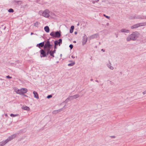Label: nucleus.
Masks as SVG:
<instances>
[{
  "label": "nucleus",
  "mask_w": 146,
  "mask_h": 146,
  "mask_svg": "<svg viewBox=\"0 0 146 146\" xmlns=\"http://www.w3.org/2000/svg\"><path fill=\"white\" fill-rule=\"evenodd\" d=\"M139 33L137 31L133 32L131 34L128 36L126 38V40L129 41L130 40H135L139 37Z\"/></svg>",
  "instance_id": "obj_1"
},
{
  "label": "nucleus",
  "mask_w": 146,
  "mask_h": 146,
  "mask_svg": "<svg viewBox=\"0 0 146 146\" xmlns=\"http://www.w3.org/2000/svg\"><path fill=\"white\" fill-rule=\"evenodd\" d=\"M50 11L48 9H46L44 11L40 10L39 11L38 13L40 16H42L46 18L49 17Z\"/></svg>",
  "instance_id": "obj_2"
},
{
  "label": "nucleus",
  "mask_w": 146,
  "mask_h": 146,
  "mask_svg": "<svg viewBox=\"0 0 146 146\" xmlns=\"http://www.w3.org/2000/svg\"><path fill=\"white\" fill-rule=\"evenodd\" d=\"M14 90L17 94L20 95H23L24 94L26 93L28 91L27 89L24 88L19 89L15 87L14 88Z\"/></svg>",
  "instance_id": "obj_3"
},
{
  "label": "nucleus",
  "mask_w": 146,
  "mask_h": 146,
  "mask_svg": "<svg viewBox=\"0 0 146 146\" xmlns=\"http://www.w3.org/2000/svg\"><path fill=\"white\" fill-rule=\"evenodd\" d=\"M129 19H146V16H141L140 15H133L129 17Z\"/></svg>",
  "instance_id": "obj_4"
},
{
  "label": "nucleus",
  "mask_w": 146,
  "mask_h": 146,
  "mask_svg": "<svg viewBox=\"0 0 146 146\" xmlns=\"http://www.w3.org/2000/svg\"><path fill=\"white\" fill-rule=\"evenodd\" d=\"M79 96V95L78 94H77L73 96H70L66 100L64 101V102L67 103L69 101H70L74 99H75L78 98Z\"/></svg>",
  "instance_id": "obj_5"
},
{
  "label": "nucleus",
  "mask_w": 146,
  "mask_h": 146,
  "mask_svg": "<svg viewBox=\"0 0 146 146\" xmlns=\"http://www.w3.org/2000/svg\"><path fill=\"white\" fill-rule=\"evenodd\" d=\"M146 25V23H137V24H135L133 25L131 27V29H133L138 28L139 27L143 26Z\"/></svg>",
  "instance_id": "obj_6"
},
{
  "label": "nucleus",
  "mask_w": 146,
  "mask_h": 146,
  "mask_svg": "<svg viewBox=\"0 0 146 146\" xmlns=\"http://www.w3.org/2000/svg\"><path fill=\"white\" fill-rule=\"evenodd\" d=\"M51 46V45L49 41H47L46 42L45 44H44V49H50V47Z\"/></svg>",
  "instance_id": "obj_7"
},
{
  "label": "nucleus",
  "mask_w": 146,
  "mask_h": 146,
  "mask_svg": "<svg viewBox=\"0 0 146 146\" xmlns=\"http://www.w3.org/2000/svg\"><path fill=\"white\" fill-rule=\"evenodd\" d=\"M88 40V38L86 36V35L85 34L84 35V36H83L82 38V44L83 45L85 44Z\"/></svg>",
  "instance_id": "obj_8"
},
{
  "label": "nucleus",
  "mask_w": 146,
  "mask_h": 146,
  "mask_svg": "<svg viewBox=\"0 0 146 146\" xmlns=\"http://www.w3.org/2000/svg\"><path fill=\"white\" fill-rule=\"evenodd\" d=\"M9 141V139H7L5 140L2 141L0 142V146H4L8 143Z\"/></svg>",
  "instance_id": "obj_9"
},
{
  "label": "nucleus",
  "mask_w": 146,
  "mask_h": 146,
  "mask_svg": "<svg viewBox=\"0 0 146 146\" xmlns=\"http://www.w3.org/2000/svg\"><path fill=\"white\" fill-rule=\"evenodd\" d=\"M40 54L42 55V56H41V57H45L46 56V51H45L43 49H42L40 51Z\"/></svg>",
  "instance_id": "obj_10"
},
{
  "label": "nucleus",
  "mask_w": 146,
  "mask_h": 146,
  "mask_svg": "<svg viewBox=\"0 0 146 146\" xmlns=\"http://www.w3.org/2000/svg\"><path fill=\"white\" fill-rule=\"evenodd\" d=\"M44 42H43L39 44H37L36 45V46L40 48V47H42L43 46L44 47Z\"/></svg>",
  "instance_id": "obj_11"
},
{
  "label": "nucleus",
  "mask_w": 146,
  "mask_h": 146,
  "mask_svg": "<svg viewBox=\"0 0 146 146\" xmlns=\"http://www.w3.org/2000/svg\"><path fill=\"white\" fill-rule=\"evenodd\" d=\"M107 65L108 67L110 69L113 70L114 69V67L111 66V63L110 61H109L108 63L107 64Z\"/></svg>",
  "instance_id": "obj_12"
},
{
  "label": "nucleus",
  "mask_w": 146,
  "mask_h": 146,
  "mask_svg": "<svg viewBox=\"0 0 146 146\" xmlns=\"http://www.w3.org/2000/svg\"><path fill=\"white\" fill-rule=\"evenodd\" d=\"M61 34L58 31H57L55 32V37H60V36Z\"/></svg>",
  "instance_id": "obj_13"
},
{
  "label": "nucleus",
  "mask_w": 146,
  "mask_h": 146,
  "mask_svg": "<svg viewBox=\"0 0 146 146\" xmlns=\"http://www.w3.org/2000/svg\"><path fill=\"white\" fill-rule=\"evenodd\" d=\"M98 36V34H96L91 36L90 38V39H94L97 38Z\"/></svg>",
  "instance_id": "obj_14"
},
{
  "label": "nucleus",
  "mask_w": 146,
  "mask_h": 146,
  "mask_svg": "<svg viewBox=\"0 0 146 146\" xmlns=\"http://www.w3.org/2000/svg\"><path fill=\"white\" fill-rule=\"evenodd\" d=\"M33 93L34 95V97L35 98L37 99H38L39 98L38 94L36 92L34 91L33 92Z\"/></svg>",
  "instance_id": "obj_15"
},
{
  "label": "nucleus",
  "mask_w": 146,
  "mask_h": 146,
  "mask_svg": "<svg viewBox=\"0 0 146 146\" xmlns=\"http://www.w3.org/2000/svg\"><path fill=\"white\" fill-rule=\"evenodd\" d=\"M120 32L121 33H128L129 32V30L125 29H123L120 30Z\"/></svg>",
  "instance_id": "obj_16"
},
{
  "label": "nucleus",
  "mask_w": 146,
  "mask_h": 146,
  "mask_svg": "<svg viewBox=\"0 0 146 146\" xmlns=\"http://www.w3.org/2000/svg\"><path fill=\"white\" fill-rule=\"evenodd\" d=\"M62 109H60L58 110H54L53 111V113L54 114H56L58 112L62 111Z\"/></svg>",
  "instance_id": "obj_17"
},
{
  "label": "nucleus",
  "mask_w": 146,
  "mask_h": 146,
  "mask_svg": "<svg viewBox=\"0 0 146 146\" xmlns=\"http://www.w3.org/2000/svg\"><path fill=\"white\" fill-rule=\"evenodd\" d=\"M44 30L47 33H48L50 31V29L48 26H46L44 28Z\"/></svg>",
  "instance_id": "obj_18"
},
{
  "label": "nucleus",
  "mask_w": 146,
  "mask_h": 146,
  "mask_svg": "<svg viewBox=\"0 0 146 146\" xmlns=\"http://www.w3.org/2000/svg\"><path fill=\"white\" fill-rule=\"evenodd\" d=\"M16 136V134H13L10 136V141L11 140L13 139Z\"/></svg>",
  "instance_id": "obj_19"
},
{
  "label": "nucleus",
  "mask_w": 146,
  "mask_h": 146,
  "mask_svg": "<svg viewBox=\"0 0 146 146\" xmlns=\"http://www.w3.org/2000/svg\"><path fill=\"white\" fill-rule=\"evenodd\" d=\"M72 62L68 64V65L69 66H73L75 64V62L74 61H71Z\"/></svg>",
  "instance_id": "obj_20"
},
{
  "label": "nucleus",
  "mask_w": 146,
  "mask_h": 146,
  "mask_svg": "<svg viewBox=\"0 0 146 146\" xmlns=\"http://www.w3.org/2000/svg\"><path fill=\"white\" fill-rule=\"evenodd\" d=\"M74 29V26H72L71 27L70 32V33H72L73 32V30Z\"/></svg>",
  "instance_id": "obj_21"
},
{
  "label": "nucleus",
  "mask_w": 146,
  "mask_h": 146,
  "mask_svg": "<svg viewBox=\"0 0 146 146\" xmlns=\"http://www.w3.org/2000/svg\"><path fill=\"white\" fill-rule=\"evenodd\" d=\"M22 108L23 109V110H26L27 111H28V110H30L29 108V107L27 106H25V107H22Z\"/></svg>",
  "instance_id": "obj_22"
},
{
  "label": "nucleus",
  "mask_w": 146,
  "mask_h": 146,
  "mask_svg": "<svg viewBox=\"0 0 146 146\" xmlns=\"http://www.w3.org/2000/svg\"><path fill=\"white\" fill-rule=\"evenodd\" d=\"M54 53L52 51V50H50V52H49V54L50 55L53 57H54Z\"/></svg>",
  "instance_id": "obj_23"
},
{
  "label": "nucleus",
  "mask_w": 146,
  "mask_h": 146,
  "mask_svg": "<svg viewBox=\"0 0 146 146\" xmlns=\"http://www.w3.org/2000/svg\"><path fill=\"white\" fill-rule=\"evenodd\" d=\"M45 51H46V56L47 55H48L49 54V52L50 51V49H44Z\"/></svg>",
  "instance_id": "obj_24"
},
{
  "label": "nucleus",
  "mask_w": 146,
  "mask_h": 146,
  "mask_svg": "<svg viewBox=\"0 0 146 146\" xmlns=\"http://www.w3.org/2000/svg\"><path fill=\"white\" fill-rule=\"evenodd\" d=\"M40 24V23H39L36 22L35 23L34 26L36 27H38Z\"/></svg>",
  "instance_id": "obj_25"
},
{
  "label": "nucleus",
  "mask_w": 146,
  "mask_h": 146,
  "mask_svg": "<svg viewBox=\"0 0 146 146\" xmlns=\"http://www.w3.org/2000/svg\"><path fill=\"white\" fill-rule=\"evenodd\" d=\"M19 115L18 114H10V116L11 117H15L17 116H18Z\"/></svg>",
  "instance_id": "obj_26"
},
{
  "label": "nucleus",
  "mask_w": 146,
  "mask_h": 146,
  "mask_svg": "<svg viewBox=\"0 0 146 146\" xmlns=\"http://www.w3.org/2000/svg\"><path fill=\"white\" fill-rule=\"evenodd\" d=\"M55 33H54V32H52L50 33V35L52 36L55 37Z\"/></svg>",
  "instance_id": "obj_27"
},
{
  "label": "nucleus",
  "mask_w": 146,
  "mask_h": 146,
  "mask_svg": "<svg viewBox=\"0 0 146 146\" xmlns=\"http://www.w3.org/2000/svg\"><path fill=\"white\" fill-rule=\"evenodd\" d=\"M58 42L59 43V45L60 46V44H61L62 43V40L61 39H60L58 41Z\"/></svg>",
  "instance_id": "obj_28"
},
{
  "label": "nucleus",
  "mask_w": 146,
  "mask_h": 146,
  "mask_svg": "<svg viewBox=\"0 0 146 146\" xmlns=\"http://www.w3.org/2000/svg\"><path fill=\"white\" fill-rule=\"evenodd\" d=\"M16 2L19 4H21L22 3V1H17Z\"/></svg>",
  "instance_id": "obj_29"
},
{
  "label": "nucleus",
  "mask_w": 146,
  "mask_h": 146,
  "mask_svg": "<svg viewBox=\"0 0 146 146\" xmlns=\"http://www.w3.org/2000/svg\"><path fill=\"white\" fill-rule=\"evenodd\" d=\"M58 44H59L58 41L56 40L54 41V45H55V46L57 45Z\"/></svg>",
  "instance_id": "obj_30"
},
{
  "label": "nucleus",
  "mask_w": 146,
  "mask_h": 146,
  "mask_svg": "<svg viewBox=\"0 0 146 146\" xmlns=\"http://www.w3.org/2000/svg\"><path fill=\"white\" fill-rule=\"evenodd\" d=\"M52 97V96L51 95H48V96H47V98H51Z\"/></svg>",
  "instance_id": "obj_31"
},
{
  "label": "nucleus",
  "mask_w": 146,
  "mask_h": 146,
  "mask_svg": "<svg viewBox=\"0 0 146 146\" xmlns=\"http://www.w3.org/2000/svg\"><path fill=\"white\" fill-rule=\"evenodd\" d=\"M13 10L12 9H10V13L13 12Z\"/></svg>",
  "instance_id": "obj_32"
},
{
  "label": "nucleus",
  "mask_w": 146,
  "mask_h": 146,
  "mask_svg": "<svg viewBox=\"0 0 146 146\" xmlns=\"http://www.w3.org/2000/svg\"><path fill=\"white\" fill-rule=\"evenodd\" d=\"M73 45L72 44H70L69 45V47L71 49H72L73 48Z\"/></svg>",
  "instance_id": "obj_33"
},
{
  "label": "nucleus",
  "mask_w": 146,
  "mask_h": 146,
  "mask_svg": "<svg viewBox=\"0 0 146 146\" xmlns=\"http://www.w3.org/2000/svg\"><path fill=\"white\" fill-rule=\"evenodd\" d=\"M92 3L93 4H94L96 3H97V1H92Z\"/></svg>",
  "instance_id": "obj_34"
},
{
  "label": "nucleus",
  "mask_w": 146,
  "mask_h": 146,
  "mask_svg": "<svg viewBox=\"0 0 146 146\" xmlns=\"http://www.w3.org/2000/svg\"><path fill=\"white\" fill-rule=\"evenodd\" d=\"M104 16H105V17H106V18H108V19H109V18H110V17H109L108 16H106L105 15H104Z\"/></svg>",
  "instance_id": "obj_35"
},
{
  "label": "nucleus",
  "mask_w": 146,
  "mask_h": 146,
  "mask_svg": "<svg viewBox=\"0 0 146 146\" xmlns=\"http://www.w3.org/2000/svg\"><path fill=\"white\" fill-rule=\"evenodd\" d=\"M142 93L143 95H145L146 94V90L145 91H144L143 92H142Z\"/></svg>",
  "instance_id": "obj_36"
},
{
  "label": "nucleus",
  "mask_w": 146,
  "mask_h": 146,
  "mask_svg": "<svg viewBox=\"0 0 146 146\" xmlns=\"http://www.w3.org/2000/svg\"><path fill=\"white\" fill-rule=\"evenodd\" d=\"M52 51L54 53H56V50L55 49H54V50H52Z\"/></svg>",
  "instance_id": "obj_37"
},
{
  "label": "nucleus",
  "mask_w": 146,
  "mask_h": 146,
  "mask_svg": "<svg viewBox=\"0 0 146 146\" xmlns=\"http://www.w3.org/2000/svg\"><path fill=\"white\" fill-rule=\"evenodd\" d=\"M71 57L73 58H75V56H74L73 55L71 56Z\"/></svg>",
  "instance_id": "obj_38"
},
{
  "label": "nucleus",
  "mask_w": 146,
  "mask_h": 146,
  "mask_svg": "<svg viewBox=\"0 0 146 146\" xmlns=\"http://www.w3.org/2000/svg\"><path fill=\"white\" fill-rule=\"evenodd\" d=\"M6 77L8 78H9V75L7 76Z\"/></svg>",
  "instance_id": "obj_39"
},
{
  "label": "nucleus",
  "mask_w": 146,
  "mask_h": 146,
  "mask_svg": "<svg viewBox=\"0 0 146 146\" xmlns=\"http://www.w3.org/2000/svg\"><path fill=\"white\" fill-rule=\"evenodd\" d=\"M56 46H55V45H54V49H55L56 48Z\"/></svg>",
  "instance_id": "obj_40"
},
{
  "label": "nucleus",
  "mask_w": 146,
  "mask_h": 146,
  "mask_svg": "<svg viewBox=\"0 0 146 146\" xmlns=\"http://www.w3.org/2000/svg\"><path fill=\"white\" fill-rule=\"evenodd\" d=\"M74 34H75V35H76L77 34V32H74Z\"/></svg>",
  "instance_id": "obj_41"
},
{
  "label": "nucleus",
  "mask_w": 146,
  "mask_h": 146,
  "mask_svg": "<svg viewBox=\"0 0 146 146\" xmlns=\"http://www.w3.org/2000/svg\"><path fill=\"white\" fill-rule=\"evenodd\" d=\"M33 34H33V33H31V35H33Z\"/></svg>",
  "instance_id": "obj_42"
},
{
  "label": "nucleus",
  "mask_w": 146,
  "mask_h": 146,
  "mask_svg": "<svg viewBox=\"0 0 146 146\" xmlns=\"http://www.w3.org/2000/svg\"><path fill=\"white\" fill-rule=\"evenodd\" d=\"M102 51H103L104 52V51H104V49H102Z\"/></svg>",
  "instance_id": "obj_43"
},
{
  "label": "nucleus",
  "mask_w": 146,
  "mask_h": 146,
  "mask_svg": "<svg viewBox=\"0 0 146 146\" xmlns=\"http://www.w3.org/2000/svg\"><path fill=\"white\" fill-rule=\"evenodd\" d=\"M96 82H98V80H96Z\"/></svg>",
  "instance_id": "obj_44"
},
{
  "label": "nucleus",
  "mask_w": 146,
  "mask_h": 146,
  "mask_svg": "<svg viewBox=\"0 0 146 146\" xmlns=\"http://www.w3.org/2000/svg\"><path fill=\"white\" fill-rule=\"evenodd\" d=\"M24 96H27L26 95H25V94H24Z\"/></svg>",
  "instance_id": "obj_45"
},
{
  "label": "nucleus",
  "mask_w": 146,
  "mask_h": 146,
  "mask_svg": "<svg viewBox=\"0 0 146 146\" xmlns=\"http://www.w3.org/2000/svg\"><path fill=\"white\" fill-rule=\"evenodd\" d=\"M73 42H74V43H76V41H74Z\"/></svg>",
  "instance_id": "obj_46"
},
{
  "label": "nucleus",
  "mask_w": 146,
  "mask_h": 146,
  "mask_svg": "<svg viewBox=\"0 0 146 146\" xmlns=\"http://www.w3.org/2000/svg\"><path fill=\"white\" fill-rule=\"evenodd\" d=\"M71 61V60H69V62H72Z\"/></svg>",
  "instance_id": "obj_47"
},
{
  "label": "nucleus",
  "mask_w": 146,
  "mask_h": 146,
  "mask_svg": "<svg viewBox=\"0 0 146 146\" xmlns=\"http://www.w3.org/2000/svg\"><path fill=\"white\" fill-rule=\"evenodd\" d=\"M96 1H97V2L99 1V0H96Z\"/></svg>",
  "instance_id": "obj_48"
},
{
  "label": "nucleus",
  "mask_w": 146,
  "mask_h": 146,
  "mask_svg": "<svg viewBox=\"0 0 146 146\" xmlns=\"http://www.w3.org/2000/svg\"><path fill=\"white\" fill-rule=\"evenodd\" d=\"M79 23H78V24H77V25L78 26L79 25Z\"/></svg>",
  "instance_id": "obj_49"
},
{
  "label": "nucleus",
  "mask_w": 146,
  "mask_h": 146,
  "mask_svg": "<svg viewBox=\"0 0 146 146\" xmlns=\"http://www.w3.org/2000/svg\"><path fill=\"white\" fill-rule=\"evenodd\" d=\"M93 80V79H91V81H92Z\"/></svg>",
  "instance_id": "obj_50"
},
{
  "label": "nucleus",
  "mask_w": 146,
  "mask_h": 146,
  "mask_svg": "<svg viewBox=\"0 0 146 146\" xmlns=\"http://www.w3.org/2000/svg\"><path fill=\"white\" fill-rule=\"evenodd\" d=\"M64 108L63 107V108H62V110H63V108Z\"/></svg>",
  "instance_id": "obj_51"
},
{
  "label": "nucleus",
  "mask_w": 146,
  "mask_h": 146,
  "mask_svg": "<svg viewBox=\"0 0 146 146\" xmlns=\"http://www.w3.org/2000/svg\"><path fill=\"white\" fill-rule=\"evenodd\" d=\"M9 12V9L8 10Z\"/></svg>",
  "instance_id": "obj_52"
},
{
  "label": "nucleus",
  "mask_w": 146,
  "mask_h": 146,
  "mask_svg": "<svg viewBox=\"0 0 146 146\" xmlns=\"http://www.w3.org/2000/svg\"><path fill=\"white\" fill-rule=\"evenodd\" d=\"M65 105L64 107V108L65 106Z\"/></svg>",
  "instance_id": "obj_53"
},
{
  "label": "nucleus",
  "mask_w": 146,
  "mask_h": 146,
  "mask_svg": "<svg viewBox=\"0 0 146 146\" xmlns=\"http://www.w3.org/2000/svg\"><path fill=\"white\" fill-rule=\"evenodd\" d=\"M5 116H7V114H5Z\"/></svg>",
  "instance_id": "obj_54"
},
{
  "label": "nucleus",
  "mask_w": 146,
  "mask_h": 146,
  "mask_svg": "<svg viewBox=\"0 0 146 146\" xmlns=\"http://www.w3.org/2000/svg\"><path fill=\"white\" fill-rule=\"evenodd\" d=\"M9 78H11L10 77H9Z\"/></svg>",
  "instance_id": "obj_55"
}]
</instances>
